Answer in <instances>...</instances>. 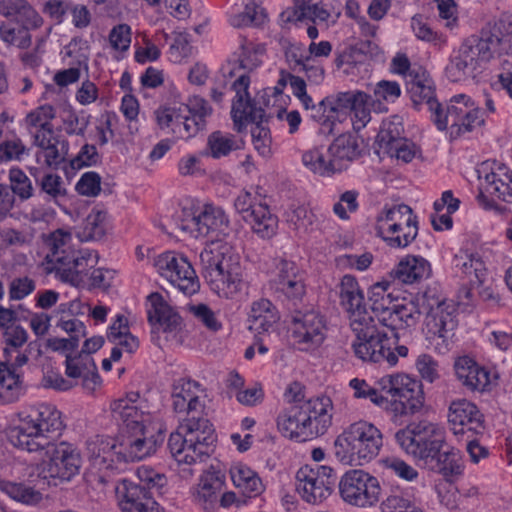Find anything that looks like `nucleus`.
<instances>
[{
  "label": "nucleus",
  "mask_w": 512,
  "mask_h": 512,
  "mask_svg": "<svg viewBox=\"0 0 512 512\" xmlns=\"http://www.w3.org/2000/svg\"><path fill=\"white\" fill-rule=\"evenodd\" d=\"M180 228L194 238L215 237L200 253L201 275L219 297L232 299L244 286L239 256L220 237L227 234L229 219L218 206L205 204L197 209H183Z\"/></svg>",
  "instance_id": "1"
},
{
  "label": "nucleus",
  "mask_w": 512,
  "mask_h": 512,
  "mask_svg": "<svg viewBox=\"0 0 512 512\" xmlns=\"http://www.w3.org/2000/svg\"><path fill=\"white\" fill-rule=\"evenodd\" d=\"M368 300L370 309L378 322L391 330L392 336L387 335V337L392 343L390 351L397 358L408 355L406 346L397 345L399 341L397 330L414 327L421 314L426 315L427 333L441 338L443 342L453 335L458 325L454 307L436 297L431 291L418 294L415 301L398 303L394 301L392 294L387 292V286L377 283L371 287Z\"/></svg>",
  "instance_id": "2"
},
{
  "label": "nucleus",
  "mask_w": 512,
  "mask_h": 512,
  "mask_svg": "<svg viewBox=\"0 0 512 512\" xmlns=\"http://www.w3.org/2000/svg\"><path fill=\"white\" fill-rule=\"evenodd\" d=\"M396 443L424 469L449 481L463 473L460 451L446 442L443 428L421 420L411 422L394 435Z\"/></svg>",
  "instance_id": "3"
},
{
  "label": "nucleus",
  "mask_w": 512,
  "mask_h": 512,
  "mask_svg": "<svg viewBox=\"0 0 512 512\" xmlns=\"http://www.w3.org/2000/svg\"><path fill=\"white\" fill-rule=\"evenodd\" d=\"M340 304L349 313L350 327L355 334L352 349L364 362L387 363L394 366L397 357L390 351L387 334L380 331L374 317L366 309L365 296L352 275H344L340 283Z\"/></svg>",
  "instance_id": "4"
},
{
  "label": "nucleus",
  "mask_w": 512,
  "mask_h": 512,
  "mask_svg": "<svg viewBox=\"0 0 512 512\" xmlns=\"http://www.w3.org/2000/svg\"><path fill=\"white\" fill-rule=\"evenodd\" d=\"M64 429L61 412L52 404L40 403L10 430L9 441L20 450L42 452V448L60 437Z\"/></svg>",
  "instance_id": "5"
},
{
  "label": "nucleus",
  "mask_w": 512,
  "mask_h": 512,
  "mask_svg": "<svg viewBox=\"0 0 512 512\" xmlns=\"http://www.w3.org/2000/svg\"><path fill=\"white\" fill-rule=\"evenodd\" d=\"M216 434L207 418H185L176 432L170 434L168 448L179 463L203 461L214 451Z\"/></svg>",
  "instance_id": "6"
},
{
  "label": "nucleus",
  "mask_w": 512,
  "mask_h": 512,
  "mask_svg": "<svg viewBox=\"0 0 512 512\" xmlns=\"http://www.w3.org/2000/svg\"><path fill=\"white\" fill-rule=\"evenodd\" d=\"M250 80L246 75H241L232 84L236 95L232 103L231 117L234 130L238 133L246 129L248 123L254 124L251 129V136L256 150L266 155L270 151L271 133L267 125L270 118L265 110L256 107L248 92Z\"/></svg>",
  "instance_id": "7"
},
{
  "label": "nucleus",
  "mask_w": 512,
  "mask_h": 512,
  "mask_svg": "<svg viewBox=\"0 0 512 512\" xmlns=\"http://www.w3.org/2000/svg\"><path fill=\"white\" fill-rule=\"evenodd\" d=\"M382 446L381 431L374 424L359 420L337 436L334 454L343 464L363 465L377 457Z\"/></svg>",
  "instance_id": "8"
},
{
  "label": "nucleus",
  "mask_w": 512,
  "mask_h": 512,
  "mask_svg": "<svg viewBox=\"0 0 512 512\" xmlns=\"http://www.w3.org/2000/svg\"><path fill=\"white\" fill-rule=\"evenodd\" d=\"M70 239L69 233L60 230L54 233L45 260L53 265L52 270L62 281L75 284L82 281L88 270L98 263V254L88 249L75 250L68 243Z\"/></svg>",
  "instance_id": "9"
},
{
  "label": "nucleus",
  "mask_w": 512,
  "mask_h": 512,
  "mask_svg": "<svg viewBox=\"0 0 512 512\" xmlns=\"http://www.w3.org/2000/svg\"><path fill=\"white\" fill-rule=\"evenodd\" d=\"M431 120L441 131L450 126L452 138L471 132L475 127L484 124L479 107L465 94L453 96L445 109L440 104Z\"/></svg>",
  "instance_id": "10"
},
{
  "label": "nucleus",
  "mask_w": 512,
  "mask_h": 512,
  "mask_svg": "<svg viewBox=\"0 0 512 512\" xmlns=\"http://www.w3.org/2000/svg\"><path fill=\"white\" fill-rule=\"evenodd\" d=\"M42 451L48 456L40 468V476L48 480L49 484L57 486L59 483L70 481L81 468L80 452L73 445L60 442L50 443Z\"/></svg>",
  "instance_id": "11"
},
{
  "label": "nucleus",
  "mask_w": 512,
  "mask_h": 512,
  "mask_svg": "<svg viewBox=\"0 0 512 512\" xmlns=\"http://www.w3.org/2000/svg\"><path fill=\"white\" fill-rule=\"evenodd\" d=\"M382 390L393 398L396 414L414 415L424 406V392L419 380L406 374H396L381 379Z\"/></svg>",
  "instance_id": "12"
},
{
  "label": "nucleus",
  "mask_w": 512,
  "mask_h": 512,
  "mask_svg": "<svg viewBox=\"0 0 512 512\" xmlns=\"http://www.w3.org/2000/svg\"><path fill=\"white\" fill-rule=\"evenodd\" d=\"M291 314L290 331L294 344L302 351L319 347L326 335L327 327L324 315L313 305L296 309Z\"/></svg>",
  "instance_id": "13"
},
{
  "label": "nucleus",
  "mask_w": 512,
  "mask_h": 512,
  "mask_svg": "<svg viewBox=\"0 0 512 512\" xmlns=\"http://www.w3.org/2000/svg\"><path fill=\"white\" fill-rule=\"evenodd\" d=\"M336 481L337 475L331 467L306 465L296 473V490L306 502L317 504L332 493Z\"/></svg>",
  "instance_id": "14"
},
{
  "label": "nucleus",
  "mask_w": 512,
  "mask_h": 512,
  "mask_svg": "<svg viewBox=\"0 0 512 512\" xmlns=\"http://www.w3.org/2000/svg\"><path fill=\"white\" fill-rule=\"evenodd\" d=\"M154 265L161 276L167 278L185 295H193L199 290L198 276L182 254L167 251L155 259Z\"/></svg>",
  "instance_id": "15"
},
{
  "label": "nucleus",
  "mask_w": 512,
  "mask_h": 512,
  "mask_svg": "<svg viewBox=\"0 0 512 512\" xmlns=\"http://www.w3.org/2000/svg\"><path fill=\"white\" fill-rule=\"evenodd\" d=\"M342 499L355 506H372L379 500L381 488L377 478L363 470L347 471L339 482Z\"/></svg>",
  "instance_id": "16"
},
{
  "label": "nucleus",
  "mask_w": 512,
  "mask_h": 512,
  "mask_svg": "<svg viewBox=\"0 0 512 512\" xmlns=\"http://www.w3.org/2000/svg\"><path fill=\"white\" fill-rule=\"evenodd\" d=\"M119 445V455L125 462L140 461L154 454L158 446L164 442L161 428L155 431L150 426L143 427L142 431L133 430Z\"/></svg>",
  "instance_id": "17"
},
{
  "label": "nucleus",
  "mask_w": 512,
  "mask_h": 512,
  "mask_svg": "<svg viewBox=\"0 0 512 512\" xmlns=\"http://www.w3.org/2000/svg\"><path fill=\"white\" fill-rule=\"evenodd\" d=\"M503 21L495 23L493 26L488 24L481 29L478 35H471L464 39L459 48L466 53L478 65L487 63L493 57L499 47L502 36L501 28Z\"/></svg>",
  "instance_id": "18"
},
{
  "label": "nucleus",
  "mask_w": 512,
  "mask_h": 512,
  "mask_svg": "<svg viewBox=\"0 0 512 512\" xmlns=\"http://www.w3.org/2000/svg\"><path fill=\"white\" fill-rule=\"evenodd\" d=\"M143 400L139 392L131 391L125 398L114 400L110 405L113 418L121 423L126 432L142 431L146 425V415L143 410Z\"/></svg>",
  "instance_id": "19"
},
{
  "label": "nucleus",
  "mask_w": 512,
  "mask_h": 512,
  "mask_svg": "<svg viewBox=\"0 0 512 512\" xmlns=\"http://www.w3.org/2000/svg\"><path fill=\"white\" fill-rule=\"evenodd\" d=\"M36 345L30 342L24 352L18 353L15 360L10 362V355L0 362V385L5 390V397L9 402H14L24 393L22 374L18 369L28 362V355Z\"/></svg>",
  "instance_id": "20"
},
{
  "label": "nucleus",
  "mask_w": 512,
  "mask_h": 512,
  "mask_svg": "<svg viewBox=\"0 0 512 512\" xmlns=\"http://www.w3.org/2000/svg\"><path fill=\"white\" fill-rule=\"evenodd\" d=\"M448 422L455 435H475L482 433L484 430L482 414L475 404L467 400L451 404Z\"/></svg>",
  "instance_id": "21"
},
{
  "label": "nucleus",
  "mask_w": 512,
  "mask_h": 512,
  "mask_svg": "<svg viewBox=\"0 0 512 512\" xmlns=\"http://www.w3.org/2000/svg\"><path fill=\"white\" fill-rule=\"evenodd\" d=\"M454 370L457 379L462 385L471 391L484 392L496 385L497 375L483 366H480L469 356H462L456 359Z\"/></svg>",
  "instance_id": "22"
},
{
  "label": "nucleus",
  "mask_w": 512,
  "mask_h": 512,
  "mask_svg": "<svg viewBox=\"0 0 512 512\" xmlns=\"http://www.w3.org/2000/svg\"><path fill=\"white\" fill-rule=\"evenodd\" d=\"M306 423L312 429L313 438L323 435L332 424V400L327 396H318L297 404Z\"/></svg>",
  "instance_id": "23"
},
{
  "label": "nucleus",
  "mask_w": 512,
  "mask_h": 512,
  "mask_svg": "<svg viewBox=\"0 0 512 512\" xmlns=\"http://www.w3.org/2000/svg\"><path fill=\"white\" fill-rule=\"evenodd\" d=\"M148 301L151 305L147 311L148 321L153 327L162 329L165 333H176L181 330L180 315L164 301L160 293H151Z\"/></svg>",
  "instance_id": "24"
},
{
  "label": "nucleus",
  "mask_w": 512,
  "mask_h": 512,
  "mask_svg": "<svg viewBox=\"0 0 512 512\" xmlns=\"http://www.w3.org/2000/svg\"><path fill=\"white\" fill-rule=\"evenodd\" d=\"M297 404L282 411L277 417L279 432L286 438L305 442L313 438L312 429L308 428L306 421Z\"/></svg>",
  "instance_id": "25"
},
{
  "label": "nucleus",
  "mask_w": 512,
  "mask_h": 512,
  "mask_svg": "<svg viewBox=\"0 0 512 512\" xmlns=\"http://www.w3.org/2000/svg\"><path fill=\"white\" fill-rule=\"evenodd\" d=\"M410 76L411 79L407 82V93L410 96L414 108L421 110L422 107H426L431 113L432 118L440 105L435 96L433 81L424 74Z\"/></svg>",
  "instance_id": "26"
},
{
  "label": "nucleus",
  "mask_w": 512,
  "mask_h": 512,
  "mask_svg": "<svg viewBox=\"0 0 512 512\" xmlns=\"http://www.w3.org/2000/svg\"><path fill=\"white\" fill-rule=\"evenodd\" d=\"M452 268L457 276L467 278L469 284H483L485 281V264L478 253L461 249L453 256Z\"/></svg>",
  "instance_id": "27"
},
{
  "label": "nucleus",
  "mask_w": 512,
  "mask_h": 512,
  "mask_svg": "<svg viewBox=\"0 0 512 512\" xmlns=\"http://www.w3.org/2000/svg\"><path fill=\"white\" fill-rule=\"evenodd\" d=\"M86 449L92 465L98 470L112 468L114 457L121 460L115 440L109 437L97 435L90 438L86 443Z\"/></svg>",
  "instance_id": "28"
},
{
  "label": "nucleus",
  "mask_w": 512,
  "mask_h": 512,
  "mask_svg": "<svg viewBox=\"0 0 512 512\" xmlns=\"http://www.w3.org/2000/svg\"><path fill=\"white\" fill-rule=\"evenodd\" d=\"M327 153L332 161L337 164L336 170L341 173L347 169L350 162L357 159L360 154V148L357 139L350 133L341 134L329 145Z\"/></svg>",
  "instance_id": "29"
},
{
  "label": "nucleus",
  "mask_w": 512,
  "mask_h": 512,
  "mask_svg": "<svg viewBox=\"0 0 512 512\" xmlns=\"http://www.w3.org/2000/svg\"><path fill=\"white\" fill-rule=\"evenodd\" d=\"M114 491L122 512H135L151 493L142 483L126 478L120 479L115 485Z\"/></svg>",
  "instance_id": "30"
},
{
  "label": "nucleus",
  "mask_w": 512,
  "mask_h": 512,
  "mask_svg": "<svg viewBox=\"0 0 512 512\" xmlns=\"http://www.w3.org/2000/svg\"><path fill=\"white\" fill-rule=\"evenodd\" d=\"M485 190L492 196L512 203V171L504 164H498L485 175Z\"/></svg>",
  "instance_id": "31"
},
{
  "label": "nucleus",
  "mask_w": 512,
  "mask_h": 512,
  "mask_svg": "<svg viewBox=\"0 0 512 512\" xmlns=\"http://www.w3.org/2000/svg\"><path fill=\"white\" fill-rule=\"evenodd\" d=\"M430 263L421 256L408 255L403 258L396 269L394 277L405 284H413L429 277Z\"/></svg>",
  "instance_id": "32"
},
{
  "label": "nucleus",
  "mask_w": 512,
  "mask_h": 512,
  "mask_svg": "<svg viewBox=\"0 0 512 512\" xmlns=\"http://www.w3.org/2000/svg\"><path fill=\"white\" fill-rule=\"evenodd\" d=\"M410 216L417 217L406 204L393 205L390 208L385 207L377 216L376 235L384 237L388 231L401 229L400 226L406 224L407 218H410Z\"/></svg>",
  "instance_id": "33"
},
{
  "label": "nucleus",
  "mask_w": 512,
  "mask_h": 512,
  "mask_svg": "<svg viewBox=\"0 0 512 512\" xmlns=\"http://www.w3.org/2000/svg\"><path fill=\"white\" fill-rule=\"evenodd\" d=\"M243 220L249 223L254 233L263 239H269L275 235L278 227V218L272 214L267 204L259 203Z\"/></svg>",
  "instance_id": "34"
},
{
  "label": "nucleus",
  "mask_w": 512,
  "mask_h": 512,
  "mask_svg": "<svg viewBox=\"0 0 512 512\" xmlns=\"http://www.w3.org/2000/svg\"><path fill=\"white\" fill-rule=\"evenodd\" d=\"M43 23L42 17L39 15V21H35L31 25L26 22H14L13 25H1V39L20 49H27L32 44L31 31L39 28Z\"/></svg>",
  "instance_id": "35"
},
{
  "label": "nucleus",
  "mask_w": 512,
  "mask_h": 512,
  "mask_svg": "<svg viewBox=\"0 0 512 512\" xmlns=\"http://www.w3.org/2000/svg\"><path fill=\"white\" fill-rule=\"evenodd\" d=\"M277 320V313L269 300L261 299L252 304L248 319L250 330L259 334L268 332Z\"/></svg>",
  "instance_id": "36"
},
{
  "label": "nucleus",
  "mask_w": 512,
  "mask_h": 512,
  "mask_svg": "<svg viewBox=\"0 0 512 512\" xmlns=\"http://www.w3.org/2000/svg\"><path fill=\"white\" fill-rule=\"evenodd\" d=\"M481 66L466 55L460 48L454 51L450 56L449 63L445 68L446 76L453 82L464 80L468 77H474L475 72Z\"/></svg>",
  "instance_id": "37"
},
{
  "label": "nucleus",
  "mask_w": 512,
  "mask_h": 512,
  "mask_svg": "<svg viewBox=\"0 0 512 512\" xmlns=\"http://www.w3.org/2000/svg\"><path fill=\"white\" fill-rule=\"evenodd\" d=\"M233 484L242 490L244 494L251 497L263 491V484L255 471L245 464L238 463L230 469Z\"/></svg>",
  "instance_id": "38"
},
{
  "label": "nucleus",
  "mask_w": 512,
  "mask_h": 512,
  "mask_svg": "<svg viewBox=\"0 0 512 512\" xmlns=\"http://www.w3.org/2000/svg\"><path fill=\"white\" fill-rule=\"evenodd\" d=\"M404 139L406 137L404 136L402 117L393 115L382 121L380 131L376 137L380 149L384 152L391 151L394 145H398Z\"/></svg>",
  "instance_id": "39"
},
{
  "label": "nucleus",
  "mask_w": 512,
  "mask_h": 512,
  "mask_svg": "<svg viewBox=\"0 0 512 512\" xmlns=\"http://www.w3.org/2000/svg\"><path fill=\"white\" fill-rule=\"evenodd\" d=\"M279 299H281L287 306V309L292 313L296 309H302L310 304L304 303L306 295V285L304 278L296 279L283 283V285L273 289Z\"/></svg>",
  "instance_id": "40"
},
{
  "label": "nucleus",
  "mask_w": 512,
  "mask_h": 512,
  "mask_svg": "<svg viewBox=\"0 0 512 512\" xmlns=\"http://www.w3.org/2000/svg\"><path fill=\"white\" fill-rule=\"evenodd\" d=\"M0 15L30 25L39 21V14L26 0H0Z\"/></svg>",
  "instance_id": "41"
},
{
  "label": "nucleus",
  "mask_w": 512,
  "mask_h": 512,
  "mask_svg": "<svg viewBox=\"0 0 512 512\" xmlns=\"http://www.w3.org/2000/svg\"><path fill=\"white\" fill-rule=\"evenodd\" d=\"M89 363H83L81 355L72 357L66 355V375L70 378H83L84 385L89 386V382L96 385L100 381V376L97 372V367L92 359H87Z\"/></svg>",
  "instance_id": "42"
},
{
  "label": "nucleus",
  "mask_w": 512,
  "mask_h": 512,
  "mask_svg": "<svg viewBox=\"0 0 512 512\" xmlns=\"http://www.w3.org/2000/svg\"><path fill=\"white\" fill-rule=\"evenodd\" d=\"M259 48H255V46L251 42H245L241 44V53L238 58V66L230 68L225 72L229 77H236L235 81L241 75H246L249 79V72L257 68L261 64V60L259 59Z\"/></svg>",
  "instance_id": "43"
},
{
  "label": "nucleus",
  "mask_w": 512,
  "mask_h": 512,
  "mask_svg": "<svg viewBox=\"0 0 512 512\" xmlns=\"http://www.w3.org/2000/svg\"><path fill=\"white\" fill-rule=\"evenodd\" d=\"M266 19V13L262 7H260L257 0H245L244 11L238 12L231 15L229 23L235 28H241L246 26H260Z\"/></svg>",
  "instance_id": "44"
},
{
  "label": "nucleus",
  "mask_w": 512,
  "mask_h": 512,
  "mask_svg": "<svg viewBox=\"0 0 512 512\" xmlns=\"http://www.w3.org/2000/svg\"><path fill=\"white\" fill-rule=\"evenodd\" d=\"M242 145V140H238L234 135L226 134L221 131L211 133L207 140L210 155L215 159L225 157L232 151L241 149Z\"/></svg>",
  "instance_id": "45"
},
{
  "label": "nucleus",
  "mask_w": 512,
  "mask_h": 512,
  "mask_svg": "<svg viewBox=\"0 0 512 512\" xmlns=\"http://www.w3.org/2000/svg\"><path fill=\"white\" fill-rule=\"evenodd\" d=\"M401 229L386 232V236L381 237L388 246L392 248H406L418 235L417 217L407 218L406 224L400 226Z\"/></svg>",
  "instance_id": "46"
},
{
  "label": "nucleus",
  "mask_w": 512,
  "mask_h": 512,
  "mask_svg": "<svg viewBox=\"0 0 512 512\" xmlns=\"http://www.w3.org/2000/svg\"><path fill=\"white\" fill-rule=\"evenodd\" d=\"M303 164L312 172L321 176H332L338 173L336 165L329 154L325 155L319 148L306 151L302 156Z\"/></svg>",
  "instance_id": "47"
},
{
  "label": "nucleus",
  "mask_w": 512,
  "mask_h": 512,
  "mask_svg": "<svg viewBox=\"0 0 512 512\" xmlns=\"http://www.w3.org/2000/svg\"><path fill=\"white\" fill-rule=\"evenodd\" d=\"M354 99L355 101L349 113L353 114L352 124L354 130L360 131L371 120L373 99L371 95L360 90H356Z\"/></svg>",
  "instance_id": "48"
},
{
  "label": "nucleus",
  "mask_w": 512,
  "mask_h": 512,
  "mask_svg": "<svg viewBox=\"0 0 512 512\" xmlns=\"http://www.w3.org/2000/svg\"><path fill=\"white\" fill-rule=\"evenodd\" d=\"M374 98L372 102V108L376 112H387V106L382 103L385 102H395L401 95V89L397 82L381 80L376 83L373 89Z\"/></svg>",
  "instance_id": "49"
},
{
  "label": "nucleus",
  "mask_w": 512,
  "mask_h": 512,
  "mask_svg": "<svg viewBox=\"0 0 512 512\" xmlns=\"http://www.w3.org/2000/svg\"><path fill=\"white\" fill-rule=\"evenodd\" d=\"M0 490L11 499L28 505L36 504L42 499L39 491L23 483L2 480Z\"/></svg>",
  "instance_id": "50"
},
{
  "label": "nucleus",
  "mask_w": 512,
  "mask_h": 512,
  "mask_svg": "<svg viewBox=\"0 0 512 512\" xmlns=\"http://www.w3.org/2000/svg\"><path fill=\"white\" fill-rule=\"evenodd\" d=\"M107 212L93 209L86 217L82 227L84 240H100L106 233Z\"/></svg>",
  "instance_id": "51"
},
{
  "label": "nucleus",
  "mask_w": 512,
  "mask_h": 512,
  "mask_svg": "<svg viewBox=\"0 0 512 512\" xmlns=\"http://www.w3.org/2000/svg\"><path fill=\"white\" fill-rule=\"evenodd\" d=\"M27 151L22 140L14 132L6 133L0 142V163L21 161Z\"/></svg>",
  "instance_id": "52"
},
{
  "label": "nucleus",
  "mask_w": 512,
  "mask_h": 512,
  "mask_svg": "<svg viewBox=\"0 0 512 512\" xmlns=\"http://www.w3.org/2000/svg\"><path fill=\"white\" fill-rule=\"evenodd\" d=\"M330 107L331 105L328 104L327 97H325L318 104H314L311 109V117L320 124L319 134L324 136L334 134L336 115L330 112Z\"/></svg>",
  "instance_id": "53"
},
{
  "label": "nucleus",
  "mask_w": 512,
  "mask_h": 512,
  "mask_svg": "<svg viewBox=\"0 0 512 512\" xmlns=\"http://www.w3.org/2000/svg\"><path fill=\"white\" fill-rule=\"evenodd\" d=\"M224 484V474L219 470H208L200 478L198 496L204 501H209L221 490Z\"/></svg>",
  "instance_id": "54"
},
{
  "label": "nucleus",
  "mask_w": 512,
  "mask_h": 512,
  "mask_svg": "<svg viewBox=\"0 0 512 512\" xmlns=\"http://www.w3.org/2000/svg\"><path fill=\"white\" fill-rule=\"evenodd\" d=\"M4 357L10 355L11 351L19 350L28 341V332L20 324L12 323L3 331Z\"/></svg>",
  "instance_id": "55"
},
{
  "label": "nucleus",
  "mask_w": 512,
  "mask_h": 512,
  "mask_svg": "<svg viewBox=\"0 0 512 512\" xmlns=\"http://www.w3.org/2000/svg\"><path fill=\"white\" fill-rule=\"evenodd\" d=\"M10 189L20 200L25 201L33 196L34 188L30 178L19 168L9 171Z\"/></svg>",
  "instance_id": "56"
},
{
  "label": "nucleus",
  "mask_w": 512,
  "mask_h": 512,
  "mask_svg": "<svg viewBox=\"0 0 512 512\" xmlns=\"http://www.w3.org/2000/svg\"><path fill=\"white\" fill-rule=\"evenodd\" d=\"M355 92L356 90L338 92L335 95L327 96V102L331 105L330 112L336 115V121L341 122L342 117H345L350 112L355 101Z\"/></svg>",
  "instance_id": "57"
},
{
  "label": "nucleus",
  "mask_w": 512,
  "mask_h": 512,
  "mask_svg": "<svg viewBox=\"0 0 512 512\" xmlns=\"http://www.w3.org/2000/svg\"><path fill=\"white\" fill-rule=\"evenodd\" d=\"M41 192L45 193L49 199L55 202L61 196L66 194L61 176L53 173H46L41 178L36 179Z\"/></svg>",
  "instance_id": "58"
},
{
  "label": "nucleus",
  "mask_w": 512,
  "mask_h": 512,
  "mask_svg": "<svg viewBox=\"0 0 512 512\" xmlns=\"http://www.w3.org/2000/svg\"><path fill=\"white\" fill-rule=\"evenodd\" d=\"M287 221L293 225L295 230L307 232L308 228L315 221V215L303 205L292 206L287 212Z\"/></svg>",
  "instance_id": "59"
},
{
  "label": "nucleus",
  "mask_w": 512,
  "mask_h": 512,
  "mask_svg": "<svg viewBox=\"0 0 512 512\" xmlns=\"http://www.w3.org/2000/svg\"><path fill=\"white\" fill-rule=\"evenodd\" d=\"M382 512H423L415 502L403 495L388 496L381 504Z\"/></svg>",
  "instance_id": "60"
},
{
  "label": "nucleus",
  "mask_w": 512,
  "mask_h": 512,
  "mask_svg": "<svg viewBox=\"0 0 512 512\" xmlns=\"http://www.w3.org/2000/svg\"><path fill=\"white\" fill-rule=\"evenodd\" d=\"M277 276L272 281V288L279 287L286 284V282L302 279L303 275L300 273L298 266L293 262L286 259H281L276 265Z\"/></svg>",
  "instance_id": "61"
},
{
  "label": "nucleus",
  "mask_w": 512,
  "mask_h": 512,
  "mask_svg": "<svg viewBox=\"0 0 512 512\" xmlns=\"http://www.w3.org/2000/svg\"><path fill=\"white\" fill-rule=\"evenodd\" d=\"M349 386L354 390V397L369 399L376 405H383L386 398L379 394L378 390L370 386L365 380L353 378L349 382Z\"/></svg>",
  "instance_id": "62"
},
{
  "label": "nucleus",
  "mask_w": 512,
  "mask_h": 512,
  "mask_svg": "<svg viewBox=\"0 0 512 512\" xmlns=\"http://www.w3.org/2000/svg\"><path fill=\"white\" fill-rule=\"evenodd\" d=\"M189 311L195 319L201 322L207 329L213 332L221 329V323L218 321L215 313L208 305L204 303L191 305L189 306Z\"/></svg>",
  "instance_id": "63"
},
{
  "label": "nucleus",
  "mask_w": 512,
  "mask_h": 512,
  "mask_svg": "<svg viewBox=\"0 0 512 512\" xmlns=\"http://www.w3.org/2000/svg\"><path fill=\"white\" fill-rule=\"evenodd\" d=\"M416 368L424 381L433 383L440 378L439 364L431 355H419Z\"/></svg>",
  "instance_id": "64"
}]
</instances>
